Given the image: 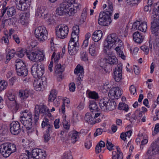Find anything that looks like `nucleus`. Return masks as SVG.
Segmentation results:
<instances>
[{"instance_id": "f257e3e1", "label": "nucleus", "mask_w": 159, "mask_h": 159, "mask_svg": "<svg viewBox=\"0 0 159 159\" xmlns=\"http://www.w3.org/2000/svg\"><path fill=\"white\" fill-rule=\"evenodd\" d=\"M123 45V43L119 39L117 35L114 33L108 35L106 40H104L103 43V51L105 53L108 55L111 54L110 49L114 46H116L115 50L117 54L122 59H125V56L123 52L121 49Z\"/></svg>"}, {"instance_id": "f03ea898", "label": "nucleus", "mask_w": 159, "mask_h": 159, "mask_svg": "<svg viewBox=\"0 0 159 159\" xmlns=\"http://www.w3.org/2000/svg\"><path fill=\"white\" fill-rule=\"evenodd\" d=\"M151 22V31L154 34L155 39L153 41V48L157 50L159 48V11H152Z\"/></svg>"}, {"instance_id": "7ed1b4c3", "label": "nucleus", "mask_w": 159, "mask_h": 159, "mask_svg": "<svg viewBox=\"0 0 159 159\" xmlns=\"http://www.w3.org/2000/svg\"><path fill=\"white\" fill-rule=\"evenodd\" d=\"M16 150V146L11 143H7L0 146V152L3 157L7 158Z\"/></svg>"}, {"instance_id": "20e7f679", "label": "nucleus", "mask_w": 159, "mask_h": 159, "mask_svg": "<svg viewBox=\"0 0 159 159\" xmlns=\"http://www.w3.org/2000/svg\"><path fill=\"white\" fill-rule=\"evenodd\" d=\"M112 12L111 11H103L100 12L98 20V24L101 25L107 26L111 22V16Z\"/></svg>"}, {"instance_id": "39448f33", "label": "nucleus", "mask_w": 159, "mask_h": 159, "mask_svg": "<svg viewBox=\"0 0 159 159\" xmlns=\"http://www.w3.org/2000/svg\"><path fill=\"white\" fill-rule=\"evenodd\" d=\"M61 4L56 10H77L81 9V6L76 3V0H65Z\"/></svg>"}, {"instance_id": "423d86ee", "label": "nucleus", "mask_w": 159, "mask_h": 159, "mask_svg": "<svg viewBox=\"0 0 159 159\" xmlns=\"http://www.w3.org/2000/svg\"><path fill=\"white\" fill-rule=\"evenodd\" d=\"M42 113L44 115L49 116L51 113L49 109L44 105H36L34 109V124H36L39 118V114Z\"/></svg>"}, {"instance_id": "0eeeda50", "label": "nucleus", "mask_w": 159, "mask_h": 159, "mask_svg": "<svg viewBox=\"0 0 159 159\" xmlns=\"http://www.w3.org/2000/svg\"><path fill=\"white\" fill-rule=\"evenodd\" d=\"M16 70L19 76H25L27 75L28 70L24 62L20 59L16 61Z\"/></svg>"}, {"instance_id": "6e6552de", "label": "nucleus", "mask_w": 159, "mask_h": 159, "mask_svg": "<svg viewBox=\"0 0 159 159\" xmlns=\"http://www.w3.org/2000/svg\"><path fill=\"white\" fill-rule=\"evenodd\" d=\"M35 34L38 40L43 42L47 39L48 32L44 26L38 27L35 30Z\"/></svg>"}, {"instance_id": "1a4fd4ad", "label": "nucleus", "mask_w": 159, "mask_h": 159, "mask_svg": "<svg viewBox=\"0 0 159 159\" xmlns=\"http://www.w3.org/2000/svg\"><path fill=\"white\" fill-rule=\"evenodd\" d=\"M44 67L41 64L35 63L31 67V73L36 79L41 78L44 73Z\"/></svg>"}, {"instance_id": "9d476101", "label": "nucleus", "mask_w": 159, "mask_h": 159, "mask_svg": "<svg viewBox=\"0 0 159 159\" xmlns=\"http://www.w3.org/2000/svg\"><path fill=\"white\" fill-rule=\"evenodd\" d=\"M21 123L26 128L27 133L29 135L31 134L33 132L35 131V133L37 135H38V132L37 129L32 125V118L21 119L20 120Z\"/></svg>"}, {"instance_id": "9b49d317", "label": "nucleus", "mask_w": 159, "mask_h": 159, "mask_svg": "<svg viewBox=\"0 0 159 159\" xmlns=\"http://www.w3.org/2000/svg\"><path fill=\"white\" fill-rule=\"evenodd\" d=\"M56 35L59 38L64 39L66 37L69 32L68 27L64 24H61L56 28Z\"/></svg>"}, {"instance_id": "f8f14e48", "label": "nucleus", "mask_w": 159, "mask_h": 159, "mask_svg": "<svg viewBox=\"0 0 159 159\" xmlns=\"http://www.w3.org/2000/svg\"><path fill=\"white\" fill-rule=\"evenodd\" d=\"M26 55L30 60L34 61H41L45 59V55L40 52H26Z\"/></svg>"}, {"instance_id": "ddd939ff", "label": "nucleus", "mask_w": 159, "mask_h": 159, "mask_svg": "<svg viewBox=\"0 0 159 159\" xmlns=\"http://www.w3.org/2000/svg\"><path fill=\"white\" fill-rule=\"evenodd\" d=\"M30 156L33 159H45L47 154L46 151L43 150L34 148L32 150Z\"/></svg>"}, {"instance_id": "4468645a", "label": "nucleus", "mask_w": 159, "mask_h": 159, "mask_svg": "<svg viewBox=\"0 0 159 159\" xmlns=\"http://www.w3.org/2000/svg\"><path fill=\"white\" fill-rule=\"evenodd\" d=\"M159 153V142L157 140L152 143L149 148L146 155L150 157Z\"/></svg>"}, {"instance_id": "2eb2a0df", "label": "nucleus", "mask_w": 159, "mask_h": 159, "mask_svg": "<svg viewBox=\"0 0 159 159\" xmlns=\"http://www.w3.org/2000/svg\"><path fill=\"white\" fill-rule=\"evenodd\" d=\"M30 15L28 11H23L19 15V21L23 26H27L29 22Z\"/></svg>"}, {"instance_id": "dca6fc26", "label": "nucleus", "mask_w": 159, "mask_h": 159, "mask_svg": "<svg viewBox=\"0 0 159 159\" xmlns=\"http://www.w3.org/2000/svg\"><path fill=\"white\" fill-rule=\"evenodd\" d=\"M46 78L45 77L36 79L34 80L33 85L35 90L36 91H41L45 87L46 84Z\"/></svg>"}, {"instance_id": "f3484780", "label": "nucleus", "mask_w": 159, "mask_h": 159, "mask_svg": "<svg viewBox=\"0 0 159 159\" xmlns=\"http://www.w3.org/2000/svg\"><path fill=\"white\" fill-rule=\"evenodd\" d=\"M122 65L121 63L118 64L115 67L113 73V76L116 82L120 81L122 77Z\"/></svg>"}, {"instance_id": "a211bd4d", "label": "nucleus", "mask_w": 159, "mask_h": 159, "mask_svg": "<svg viewBox=\"0 0 159 159\" xmlns=\"http://www.w3.org/2000/svg\"><path fill=\"white\" fill-rule=\"evenodd\" d=\"M121 94V91L120 88L119 87H115L110 90L108 96L112 99H118L120 98Z\"/></svg>"}, {"instance_id": "6ab92c4d", "label": "nucleus", "mask_w": 159, "mask_h": 159, "mask_svg": "<svg viewBox=\"0 0 159 159\" xmlns=\"http://www.w3.org/2000/svg\"><path fill=\"white\" fill-rule=\"evenodd\" d=\"M72 31L71 36L70 40L69 42L74 43H79L78 35L80 32L79 27L78 25L74 26L73 28Z\"/></svg>"}, {"instance_id": "aec40b11", "label": "nucleus", "mask_w": 159, "mask_h": 159, "mask_svg": "<svg viewBox=\"0 0 159 159\" xmlns=\"http://www.w3.org/2000/svg\"><path fill=\"white\" fill-rule=\"evenodd\" d=\"M10 131L14 135L19 134L21 131L20 123L18 121H13L10 125Z\"/></svg>"}, {"instance_id": "412c9836", "label": "nucleus", "mask_w": 159, "mask_h": 159, "mask_svg": "<svg viewBox=\"0 0 159 159\" xmlns=\"http://www.w3.org/2000/svg\"><path fill=\"white\" fill-rule=\"evenodd\" d=\"M132 28L134 29L138 30L145 32L147 28V23L146 22H142L136 21L134 22L132 25Z\"/></svg>"}, {"instance_id": "4be33fe9", "label": "nucleus", "mask_w": 159, "mask_h": 159, "mask_svg": "<svg viewBox=\"0 0 159 159\" xmlns=\"http://www.w3.org/2000/svg\"><path fill=\"white\" fill-rule=\"evenodd\" d=\"M16 8H15L14 7H10L7 6L5 7L4 10H7L10 9L11 10H29L30 9V7L29 4H27L26 3H20L16 2Z\"/></svg>"}, {"instance_id": "5701e85b", "label": "nucleus", "mask_w": 159, "mask_h": 159, "mask_svg": "<svg viewBox=\"0 0 159 159\" xmlns=\"http://www.w3.org/2000/svg\"><path fill=\"white\" fill-rule=\"evenodd\" d=\"M79 43H75L69 42L68 47L69 54L71 55H73L76 54L77 52L76 48H79Z\"/></svg>"}, {"instance_id": "b1692460", "label": "nucleus", "mask_w": 159, "mask_h": 159, "mask_svg": "<svg viewBox=\"0 0 159 159\" xmlns=\"http://www.w3.org/2000/svg\"><path fill=\"white\" fill-rule=\"evenodd\" d=\"M99 65L106 73L109 72L111 70V65L107 62L106 59L101 60Z\"/></svg>"}, {"instance_id": "393cba45", "label": "nucleus", "mask_w": 159, "mask_h": 159, "mask_svg": "<svg viewBox=\"0 0 159 159\" xmlns=\"http://www.w3.org/2000/svg\"><path fill=\"white\" fill-rule=\"evenodd\" d=\"M42 127L43 129L46 127V130L48 131H52L53 126L51 125L49 120L46 117L44 118L42 121L41 124Z\"/></svg>"}, {"instance_id": "a878e982", "label": "nucleus", "mask_w": 159, "mask_h": 159, "mask_svg": "<svg viewBox=\"0 0 159 159\" xmlns=\"http://www.w3.org/2000/svg\"><path fill=\"white\" fill-rule=\"evenodd\" d=\"M109 99L107 97H104L101 99L99 102V105L102 111H107V105L109 102Z\"/></svg>"}, {"instance_id": "bb28decb", "label": "nucleus", "mask_w": 159, "mask_h": 159, "mask_svg": "<svg viewBox=\"0 0 159 159\" xmlns=\"http://www.w3.org/2000/svg\"><path fill=\"white\" fill-rule=\"evenodd\" d=\"M133 37L134 41L139 43H141L144 39V36L138 31L133 34Z\"/></svg>"}, {"instance_id": "cd10ccee", "label": "nucleus", "mask_w": 159, "mask_h": 159, "mask_svg": "<svg viewBox=\"0 0 159 159\" xmlns=\"http://www.w3.org/2000/svg\"><path fill=\"white\" fill-rule=\"evenodd\" d=\"M30 93L29 90L25 89V90H20L18 94L19 97L21 99L25 100L30 95Z\"/></svg>"}, {"instance_id": "c85d7f7f", "label": "nucleus", "mask_w": 159, "mask_h": 159, "mask_svg": "<svg viewBox=\"0 0 159 159\" xmlns=\"http://www.w3.org/2000/svg\"><path fill=\"white\" fill-rule=\"evenodd\" d=\"M102 32L101 30L95 31L93 34L92 37L93 40L95 42H98L102 38Z\"/></svg>"}, {"instance_id": "c756f323", "label": "nucleus", "mask_w": 159, "mask_h": 159, "mask_svg": "<svg viewBox=\"0 0 159 159\" xmlns=\"http://www.w3.org/2000/svg\"><path fill=\"white\" fill-rule=\"evenodd\" d=\"M32 114L28 110H24L20 112V120L32 118Z\"/></svg>"}, {"instance_id": "7c9ffc66", "label": "nucleus", "mask_w": 159, "mask_h": 159, "mask_svg": "<svg viewBox=\"0 0 159 159\" xmlns=\"http://www.w3.org/2000/svg\"><path fill=\"white\" fill-rule=\"evenodd\" d=\"M79 134H80V133L75 130L70 133L69 136L71 138L72 143H74L78 140L79 138Z\"/></svg>"}, {"instance_id": "2f4dec72", "label": "nucleus", "mask_w": 159, "mask_h": 159, "mask_svg": "<svg viewBox=\"0 0 159 159\" xmlns=\"http://www.w3.org/2000/svg\"><path fill=\"white\" fill-rule=\"evenodd\" d=\"M96 44L94 43L89 46V53L91 56L93 58L95 57L98 54V52L96 48Z\"/></svg>"}, {"instance_id": "473e14b6", "label": "nucleus", "mask_w": 159, "mask_h": 159, "mask_svg": "<svg viewBox=\"0 0 159 159\" xmlns=\"http://www.w3.org/2000/svg\"><path fill=\"white\" fill-rule=\"evenodd\" d=\"M123 156L122 153L118 150L113 151L112 152V159H123Z\"/></svg>"}, {"instance_id": "72a5a7b5", "label": "nucleus", "mask_w": 159, "mask_h": 159, "mask_svg": "<svg viewBox=\"0 0 159 159\" xmlns=\"http://www.w3.org/2000/svg\"><path fill=\"white\" fill-rule=\"evenodd\" d=\"M90 111L92 112H96L98 111V108L94 101H90L89 106Z\"/></svg>"}, {"instance_id": "f704fd0d", "label": "nucleus", "mask_w": 159, "mask_h": 159, "mask_svg": "<svg viewBox=\"0 0 159 159\" xmlns=\"http://www.w3.org/2000/svg\"><path fill=\"white\" fill-rule=\"evenodd\" d=\"M111 53V55H108V54L106 53V54L108 55V57L106 60L107 62L109 63L110 65H114L117 63V59L116 57L115 56H111V52L110 51Z\"/></svg>"}, {"instance_id": "c9c22d12", "label": "nucleus", "mask_w": 159, "mask_h": 159, "mask_svg": "<svg viewBox=\"0 0 159 159\" xmlns=\"http://www.w3.org/2000/svg\"><path fill=\"white\" fill-rule=\"evenodd\" d=\"M74 73L78 76H81V75L83 76L84 71L83 66L80 65H78L74 70Z\"/></svg>"}, {"instance_id": "e433bc0d", "label": "nucleus", "mask_w": 159, "mask_h": 159, "mask_svg": "<svg viewBox=\"0 0 159 159\" xmlns=\"http://www.w3.org/2000/svg\"><path fill=\"white\" fill-rule=\"evenodd\" d=\"M84 119L85 121L90 124H93L94 118L92 115L87 112L85 115Z\"/></svg>"}, {"instance_id": "4c0bfd02", "label": "nucleus", "mask_w": 159, "mask_h": 159, "mask_svg": "<svg viewBox=\"0 0 159 159\" xmlns=\"http://www.w3.org/2000/svg\"><path fill=\"white\" fill-rule=\"evenodd\" d=\"M57 94V91L55 89H53L50 92V95L48 98L49 102H52L53 100L56 98Z\"/></svg>"}, {"instance_id": "58836bf2", "label": "nucleus", "mask_w": 159, "mask_h": 159, "mask_svg": "<svg viewBox=\"0 0 159 159\" xmlns=\"http://www.w3.org/2000/svg\"><path fill=\"white\" fill-rule=\"evenodd\" d=\"M87 93L89 98L97 99L98 98V93L94 91H90L88 90L87 91Z\"/></svg>"}, {"instance_id": "ea45409f", "label": "nucleus", "mask_w": 159, "mask_h": 159, "mask_svg": "<svg viewBox=\"0 0 159 159\" xmlns=\"http://www.w3.org/2000/svg\"><path fill=\"white\" fill-rule=\"evenodd\" d=\"M109 102V105L108 106L107 109L108 111H111L114 110L116 106V103L113 100H110L108 102Z\"/></svg>"}, {"instance_id": "a19ab883", "label": "nucleus", "mask_w": 159, "mask_h": 159, "mask_svg": "<svg viewBox=\"0 0 159 159\" xmlns=\"http://www.w3.org/2000/svg\"><path fill=\"white\" fill-rule=\"evenodd\" d=\"M55 72L57 74H60L64 70L65 67L63 66H61V64H58L55 66Z\"/></svg>"}, {"instance_id": "79ce46f5", "label": "nucleus", "mask_w": 159, "mask_h": 159, "mask_svg": "<svg viewBox=\"0 0 159 159\" xmlns=\"http://www.w3.org/2000/svg\"><path fill=\"white\" fill-rule=\"evenodd\" d=\"M8 85L7 82L4 80H0V93L5 89Z\"/></svg>"}, {"instance_id": "37998d69", "label": "nucleus", "mask_w": 159, "mask_h": 159, "mask_svg": "<svg viewBox=\"0 0 159 159\" xmlns=\"http://www.w3.org/2000/svg\"><path fill=\"white\" fill-rule=\"evenodd\" d=\"M118 109L120 110H123L127 111L129 110L128 106L124 103H120L119 105Z\"/></svg>"}, {"instance_id": "c03bdc74", "label": "nucleus", "mask_w": 159, "mask_h": 159, "mask_svg": "<svg viewBox=\"0 0 159 159\" xmlns=\"http://www.w3.org/2000/svg\"><path fill=\"white\" fill-rule=\"evenodd\" d=\"M107 5L106 4H104L102 6L103 9H105L107 6V8L109 10H112L113 7L112 2L110 0H107Z\"/></svg>"}, {"instance_id": "a18cd8bd", "label": "nucleus", "mask_w": 159, "mask_h": 159, "mask_svg": "<svg viewBox=\"0 0 159 159\" xmlns=\"http://www.w3.org/2000/svg\"><path fill=\"white\" fill-rule=\"evenodd\" d=\"M52 131H48L46 130L44 135V140L45 142H47L50 139V134Z\"/></svg>"}, {"instance_id": "49530a36", "label": "nucleus", "mask_w": 159, "mask_h": 159, "mask_svg": "<svg viewBox=\"0 0 159 159\" xmlns=\"http://www.w3.org/2000/svg\"><path fill=\"white\" fill-rule=\"evenodd\" d=\"M20 107V104L16 101L12 107V111L13 113H16Z\"/></svg>"}, {"instance_id": "de8ad7c7", "label": "nucleus", "mask_w": 159, "mask_h": 159, "mask_svg": "<svg viewBox=\"0 0 159 159\" xmlns=\"http://www.w3.org/2000/svg\"><path fill=\"white\" fill-rule=\"evenodd\" d=\"M56 19V16L55 15H51L50 17L48 20L47 22L49 24H53L55 23Z\"/></svg>"}, {"instance_id": "09e8293b", "label": "nucleus", "mask_w": 159, "mask_h": 159, "mask_svg": "<svg viewBox=\"0 0 159 159\" xmlns=\"http://www.w3.org/2000/svg\"><path fill=\"white\" fill-rule=\"evenodd\" d=\"M27 50L24 49H21L17 52V55L19 57L22 58L23 57L25 52L26 53Z\"/></svg>"}, {"instance_id": "8fccbe9b", "label": "nucleus", "mask_w": 159, "mask_h": 159, "mask_svg": "<svg viewBox=\"0 0 159 159\" xmlns=\"http://www.w3.org/2000/svg\"><path fill=\"white\" fill-rule=\"evenodd\" d=\"M54 14L56 17L58 16H64L67 15L66 11H55Z\"/></svg>"}, {"instance_id": "3c124183", "label": "nucleus", "mask_w": 159, "mask_h": 159, "mask_svg": "<svg viewBox=\"0 0 159 159\" xmlns=\"http://www.w3.org/2000/svg\"><path fill=\"white\" fill-rule=\"evenodd\" d=\"M77 116L78 114L76 112H73V116L72 121V123L74 125L76 124L79 121V120L77 118Z\"/></svg>"}, {"instance_id": "603ef678", "label": "nucleus", "mask_w": 159, "mask_h": 159, "mask_svg": "<svg viewBox=\"0 0 159 159\" xmlns=\"http://www.w3.org/2000/svg\"><path fill=\"white\" fill-rule=\"evenodd\" d=\"M107 84H104L99 87V89L102 91L103 93H106L107 91L108 90V87L107 86Z\"/></svg>"}, {"instance_id": "864d4df0", "label": "nucleus", "mask_w": 159, "mask_h": 159, "mask_svg": "<svg viewBox=\"0 0 159 159\" xmlns=\"http://www.w3.org/2000/svg\"><path fill=\"white\" fill-rule=\"evenodd\" d=\"M81 58V59L84 61H87L88 60L87 54L85 51H82L80 53Z\"/></svg>"}, {"instance_id": "5fc2aeb1", "label": "nucleus", "mask_w": 159, "mask_h": 159, "mask_svg": "<svg viewBox=\"0 0 159 159\" xmlns=\"http://www.w3.org/2000/svg\"><path fill=\"white\" fill-rule=\"evenodd\" d=\"M62 159H73V158L70 152H66L63 154Z\"/></svg>"}, {"instance_id": "6e6d98bb", "label": "nucleus", "mask_w": 159, "mask_h": 159, "mask_svg": "<svg viewBox=\"0 0 159 159\" xmlns=\"http://www.w3.org/2000/svg\"><path fill=\"white\" fill-rule=\"evenodd\" d=\"M83 76L81 75V76H78L77 78L76 84L77 85L79 86L80 87H82V81L83 80Z\"/></svg>"}, {"instance_id": "4d7b16f0", "label": "nucleus", "mask_w": 159, "mask_h": 159, "mask_svg": "<svg viewBox=\"0 0 159 159\" xmlns=\"http://www.w3.org/2000/svg\"><path fill=\"white\" fill-rule=\"evenodd\" d=\"M62 99V97L61 96H58L57 98H54L52 101L54 102V104L56 107L58 106L60 104V101Z\"/></svg>"}, {"instance_id": "13d9d810", "label": "nucleus", "mask_w": 159, "mask_h": 159, "mask_svg": "<svg viewBox=\"0 0 159 159\" xmlns=\"http://www.w3.org/2000/svg\"><path fill=\"white\" fill-rule=\"evenodd\" d=\"M55 52H54L52 55V58H51V61L50 62V64L48 66V69L50 70V72H52V67H53V58L55 56Z\"/></svg>"}, {"instance_id": "bf43d9fd", "label": "nucleus", "mask_w": 159, "mask_h": 159, "mask_svg": "<svg viewBox=\"0 0 159 159\" xmlns=\"http://www.w3.org/2000/svg\"><path fill=\"white\" fill-rule=\"evenodd\" d=\"M106 146L107 149L110 151H111L113 149L112 148L114 145L110 141L108 140H107L106 142Z\"/></svg>"}, {"instance_id": "052dcab7", "label": "nucleus", "mask_w": 159, "mask_h": 159, "mask_svg": "<svg viewBox=\"0 0 159 159\" xmlns=\"http://www.w3.org/2000/svg\"><path fill=\"white\" fill-rule=\"evenodd\" d=\"M36 11L35 13V15L36 16H39L40 17L41 16H44V18H45L47 17V16H48V14H46V15L45 14H43V13L42 12H41V11Z\"/></svg>"}, {"instance_id": "680f3d73", "label": "nucleus", "mask_w": 159, "mask_h": 159, "mask_svg": "<svg viewBox=\"0 0 159 159\" xmlns=\"http://www.w3.org/2000/svg\"><path fill=\"white\" fill-rule=\"evenodd\" d=\"M63 124L64 128L67 130H68L70 128V125L66 119L63 120Z\"/></svg>"}, {"instance_id": "e2e57ef3", "label": "nucleus", "mask_w": 159, "mask_h": 159, "mask_svg": "<svg viewBox=\"0 0 159 159\" xmlns=\"http://www.w3.org/2000/svg\"><path fill=\"white\" fill-rule=\"evenodd\" d=\"M27 153H23L22 155V159H29L30 155V152L28 151H26Z\"/></svg>"}, {"instance_id": "0e129e2a", "label": "nucleus", "mask_w": 159, "mask_h": 159, "mask_svg": "<svg viewBox=\"0 0 159 159\" xmlns=\"http://www.w3.org/2000/svg\"><path fill=\"white\" fill-rule=\"evenodd\" d=\"M16 2L20 3H26L27 4H29L30 5V3L31 0H16Z\"/></svg>"}, {"instance_id": "69168bd1", "label": "nucleus", "mask_w": 159, "mask_h": 159, "mask_svg": "<svg viewBox=\"0 0 159 159\" xmlns=\"http://www.w3.org/2000/svg\"><path fill=\"white\" fill-rule=\"evenodd\" d=\"M129 91L132 94L134 95L136 93V88L133 85H131L130 87Z\"/></svg>"}, {"instance_id": "338daca9", "label": "nucleus", "mask_w": 159, "mask_h": 159, "mask_svg": "<svg viewBox=\"0 0 159 159\" xmlns=\"http://www.w3.org/2000/svg\"><path fill=\"white\" fill-rule=\"evenodd\" d=\"M75 84L74 83H70L69 85V89L70 91L73 92L75 90Z\"/></svg>"}, {"instance_id": "774afa93", "label": "nucleus", "mask_w": 159, "mask_h": 159, "mask_svg": "<svg viewBox=\"0 0 159 159\" xmlns=\"http://www.w3.org/2000/svg\"><path fill=\"white\" fill-rule=\"evenodd\" d=\"M159 132V123H157L155 125L153 133L155 134H157Z\"/></svg>"}]
</instances>
